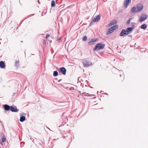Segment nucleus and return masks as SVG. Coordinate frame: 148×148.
Segmentation results:
<instances>
[{
    "label": "nucleus",
    "mask_w": 148,
    "mask_h": 148,
    "mask_svg": "<svg viewBox=\"0 0 148 148\" xmlns=\"http://www.w3.org/2000/svg\"><path fill=\"white\" fill-rule=\"evenodd\" d=\"M131 0H125L124 2V6L126 8L128 5L130 3Z\"/></svg>",
    "instance_id": "obj_6"
},
{
    "label": "nucleus",
    "mask_w": 148,
    "mask_h": 148,
    "mask_svg": "<svg viewBox=\"0 0 148 148\" xmlns=\"http://www.w3.org/2000/svg\"><path fill=\"white\" fill-rule=\"evenodd\" d=\"M113 31L114 30L111 27L108 30V32H107V34H109L112 33L113 32Z\"/></svg>",
    "instance_id": "obj_14"
},
{
    "label": "nucleus",
    "mask_w": 148,
    "mask_h": 148,
    "mask_svg": "<svg viewBox=\"0 0 148 148\" xmlns=\"http://www.w3.org/2000/svg\"><path fill=\"white\" fill-rule=\"evenodd\" d=\"M141 27L142 29H145L147 27V26L146 25L144 24L141 25Z\"/></svg>",
    "instance_id": "obj_18"
},
{
    "label": "nucleus",
    "mask_w": 148,
    "mask_h": 148,
    "mask_svg": "<svg viewBox=\"0 0 148 148\" xmlns=\"http://www.w3.org/2000/svg\"><path fill=\"white\" fill-rule=\"evenodd\" d=\"M25 120V117L24 116H21L20 121L21 122H23Z\"/></svg>",
    "instance_id": "obj_16"
},
{
    "label": "nucleus",
    "mask_w": 148,
    "mask_h": 148,
    "mask_svg": "<svg viewBox=\"0 0 148 148\" xmlns=\"http://www.w3.org/2000/svg\"><path fill=\"white\" fill-rule=\"evenodd\" d=\"M114 30L118 28V25H115L111 27Z\"/></svg>",
    "instance_id": "obj_17"
},
{
    "label": "nucleus",
    "mask_w": 148,
    "mask_h": 148,
    "mask_svg": "<svg viewBox=\"0 0 148 148\" xmlns=\"http://www.w3.org/2000/svg\"><path fill=\"white\" fill-rule=\"evenodd\" d=\"M131 19H130L129 21H128L127 22V23L128 24H129L130 22V20Z\"/></svg>",
    "instance_id": "obj_24"
},
{
    "label": "nucleus",
    "mask_w": 148,
    "mask_h": 148,
    "mask_svg": "<svg viewBox=\"0 0 148 148\" xmlns=\"http://www.w3.org/2000/svg\"><path fill=\"white\" fill-rule=\"evenodd\" d=\"M50 36V34H47L46 35V38H47Z\"/></svg>",
    "instance_id": "obj_23"
},
{
    "label": "nucleus",
    "mask_w": 148,
    "mask_h": 148,
    "mask_svg": "<svg viewBox=\"0 0 148 148\" xmlns=\"http://www.w3.org/2000/svg\"><path fill=\"white\" fill-rule=\"evenodd\" d=\"M126 32V30L125 29H123L120 34L119 35L121 36H124L127 35Z\"/></svg>",
    "instance_id": "obj_5"
},
{
    "label": "nucleus",
    "mask_w": 148,
    "mask_h": 148,
    "mask_svg": "<svg viewBox=\"0 0 148 148\" xmlns=\"http://www.w3.org/2000/svg\"><path fill=\"white\" fill-rule=\"evenodd\" d=\"M87 37L86 36H84L83 38V41H85L87 40Z\"/></svg>",
    "instance_id": "obj_22"
},
{
    "label": "nucleus",
    "mask_w": 148,
    "mask_h": 148,
    "mask_svg": "<svg viewBox=\"0 0 148 148\" xmlns=\"http://www.w3.org/2000/svg\"><path fill=\"white\" fill-rule=\"evenodd\" d=\"M147 16L144 14H142L139 18V21L140 22H143L146 19Z\"/></svg>",
    "instance_id": "obj_3"
},
{
    "label": "nucleus",
    "mask_w": 148,
    "mask_h": 148,
    "mask_svg": "<svg viewBox=\"0 0 148 148\" xmlns=\"http://www.w3.org/2000/svg\"><path fill=\"white\" fill-rule=\"evenodd\" d=\"M51 5L52 7H53L55 6V1L54 0H53L51 2Z\"/></svg>",
    "instance_id": "obj_19"
},
{
    "label": "nucleus",
    "mask_w": 148,
    "mask_h": 148,
    "mask_svg": "<svg viewBox=\"0 0 148 148\" xmlns=\"http://www.w3.org/2000/svg\"><path fill=\"white\" fill-rule=\"evenodd\" d=\"M0 67L2 68H4L5 65L3 62L1 61L0 62Z\"/></svg>",
    "instance_id": "obj_13"
},
{
    "label": "nucleus",
    "mask_w": 148,
    "mask_h": 148,
    "mask_svg": "<svg viewBox=\"0 0 148 148\" xmlns=\"http://www.w3.org/2000/svg\"><path fill=\"white\" fill-rule=\"evenodd\" d=\"M6 141V139L5 137H2V142H4Z\"/></svg>",
    "instance_id": "obj_21"
},
{
    "label": "nucleus",
    "mask_w": 148,
    "mask_h": 148,
    "mask_svg": "<svg viewBox=\"0 0 148 148\" xmlns=\"http://www.w3.org/2000/svg\"><path fill=\"white\" fill-rule=\"evenodd\" d=\"M60 71L64 75L66 74V70L65 68L64 67H61L60 69Z\"/></svg>",
    "instance_id": "obj_10"
},
{
    "label": "nucleus",
    "mask_w": 148,
    "mask_h": 148,
    "mask_svg": "<svg viewBox=\"0 0 148 148\" xmlns=\"http://www.w3.org/2000/svg\"><path fill=\"white\" fill-rule=\"evenodd\" d=\"M143 5L139 4L137 5L136 7L132 8L131 10L132 13H137L141 12L143 9Z\"/></svg>",
    "instance_id": "obj_1"
},
{
    "label": "nucleus",
    "mask_w": 148,
    "mask_h": 148,
    "mask_svg": "<svg viewBox=\"0 0 148 148\" xmlns=\"http://www.w3.org/2000/svg\"><path fill=\"white\" fill-rule=\"evenodd\" d=\"M4 109L6 110H8L10 109V107L7 105H5L4 106Z\"/></svg>",
    "instance_id": "obj_15"
},
{
    "label": "nucleus",
    "mask_w": 148,
    "mask_h": 148,
    "mask_svg": "<svg viewBox=\"0 0 148 148\" xmlns=\"http://www.w3.org/2000/svg\"><path fill=\"white\" fill-rule=\"evenodd\" d=\"M100 19V16L98 15L96 18H93L92 21L94 22H97L99 21Z\"/></svg>",
    "instance_id": "obj_9"
},
{
    "label": "nucleus",
    "mask_w": 148,
    "mask_h": 148,
    "mask_svg": "<svg viewBox=\"0 0 148 148\" xmlns=\"http://www.w3.org/2000/svg\"><path fill=\"white\" fill-rule=\"evenodd\" d=\"M97 40V39H92L89 42L90 45H93L94 44V42Z\"/></svg>",
    "instance_id": "obj_12"
},
{
    "label": "nucleus",
    "mask_w": 148,
    "mask_h": 148,
    "mask_svg": "<svg viewBox=\"0 0 148 148\" xmlns=\"http://www.w3.org/2000/svg\"><path fill=\"white\" fill-rule=\"evenodd\" d=\"M105 47V45L101 43L97 44L94 49V51L100 50L103 49Z\"/></svg>",
    "instance_id": "obj_2"
},
{
    "label": "nucleus",
    "mask_w": 148,
    "mask_h": 148,
    "mask_svg": "<svg viewBox=\"0 0 148 148\" xmlns=\"http://www.w3.org/2000/svg\"><path fill=\"white\" fill-rule=\"evenodd\" d=\"M133 28L132 27H129L127 28L126 30V33L127 35L129 34L133 30Z\"/></svg>",
    "instance_id": "obj_11"
},
{
    "label": "nucleus",
    "mask_w": 148,
    "mask_h": 148,
    "mask_svg": "<svg viewBox=\"0 0 148 148\" xmlns=\"http://www.w3.org/2000/svg\"><path fill=\"white\" fill-rule=\"evenodd\" d=\"M58 75V73L57 71H54L53 73V75L54 76H57Z\"/></svg>",
    "instance_id": "obj_20"
},
{
    "label": "nucleus",
    "mask_w": 148,
    "mask_h": 148,
    "mask_svg": "<svg viewBox=\"0 0 148 148\" xmlns=\"http://www.w3.org/2000/svg\"><path fill=\"white\" fill-rule=\"evenodd\" d=\"M83 64L84 67H87L90 66L92 64L91 62L87 61H84L83 62Z\"/></svg>",
    "instance_id": "obj_4"
},
{
    "label": "nucleus",
    "mask_w": 148,
    "mask_h": 148,
    "mask_svg": "<svg viewBox=\"0 0 148 148\" xmlns=\"http://www.w3.org/2000/svg\"><path fill=\"white\" fill-rule=\"evenodd\" d=\"M116 21L115 20H114L113 21H111L110 23L107 25V27H110L112 25H114L116 23Z\"/></svg>",
    "instance_id": "obj_7"
},
{
    "label": "nucleus",
    "mask_w": 148,
    "mask_h": 148,
    "mask_svg": "<svg viewBox=\"0 0 148 148\" xmlns=\"http://www.w3.org/2000/svg\"><path fill=\"white\" fill-rule=\"evenodd\" d=\"M10 110L12 112H17L18 111V110L17 109L15 106L10 107Z\"/></svg>",
    "instance_id": "obj_8"
}]
</instances>
